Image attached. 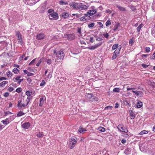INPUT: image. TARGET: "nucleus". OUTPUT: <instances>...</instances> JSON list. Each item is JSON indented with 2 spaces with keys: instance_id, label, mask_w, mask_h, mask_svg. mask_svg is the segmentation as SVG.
<instances>
[{
  "instance_id": "1",
  "label": "nucleus",
  "mask_w": 155,
  "mask_h": 155,
  "mask_svg": "<svg viewBox=\"0 0 155 155\" xmlns=\"http://www.w3.org/2000/svg\"><path fill=\"white\" fill-rule=\"evenodd\" d=\"M69 5L74 9L80 11L87 9L88 7L84 4L80 3L72 2L69 4Z\"/></svg>"
},
{
  "instance_id": "2",
  "label": "nucleus",
  "mask_w": 155,
  "mask_h": 155,
  "mask_svg": "<svg viewBox=\"0 0 155 155\" xmlns=\"http://www.w3.org/2000/svg\"><path fill=\"white\" fill-rule=\"evenodd\" d=\"M78 141V139L75 137H72L70 139L69 142V147L70 149H73L75 146Z\"/></svg>"
},
{
  "instance_id": "3",
  "label": "nucleus",
  "mask_w": 155,
  "mask_h": 155,
  "mask_svg": "<svg viewBox=\"0 0 155 155\" xmlns=\"http://www.w3.org/2000/svg\"><path fill=\"white\" fill-rule=\"evenodd\" d=\"M54 54L58 58V60L62 59L64 57V53L62 50H61L57 52L55 50H54Z\"/></svg>"
},
{
  "instance_id": "4",
  "label": "nucleus",
  "mask_w": 155,
  "mask_h": 155,
  "mask_svg": "<svg viewBox=\"0 0 155 155\" xmlns=\"http://www.w3.org/2000/svg\"><path fill=\"white\" fill-rule=\"evenodd\" d=\"M97 12V9L95 8L94 7L92 6L91 7V9L89 10L87 12V15L91 16L95 14Z\"/></svg>"
},
{
  "instance_id": "5",
  "label": "nucleus",
  "mask_w": 155,
  "mask_h": 155,
  "mask_svg": "<svg viewBox=\"0 0 155 155\" xmlns=\"http://www.w3.org/2000/svg\"><path fill=\"white\" fill-rule=\"evenodd\" d=\"M49 18L51 20H53L54 19L56 20L58 18V15L56 12H53L49 15Z\"/></svg>"
},
{
  "instance_id": "6",
  "label": "nucleus",
  "mask_w": 155,
  "mask_h": 155,
  "mask_svg": "<svg viewBox=\"0 0 155 155\" xmlns=\"http://www.w3.org/2000/svg\"><path fill=\"white\" fill-rule=\"evenodd\" d=\"M90 17L87 14H84V16L80 18V20L82 21H88L90 19Z\"/></svg>"
},
{
  "instance_id": "7",
  "label": "nucleus",
  "mask_w": 155,
  "mask_h": 155,
  "mask_svg": "<svg viewBox=\"0 0 155 155\" xmlns=\"http://www.w3.org/2000/svg\"><path fill=\"white\" fill-rule=\"evenodd\" d=\"M124 126L122 124H119L117 127V129L120 132L124 133H127L128 130L125 127H123Z\"/></svg>"
},
{
  "instance_id": "8",
  "label": "nucleus",
  "mask_w": 155,
  "mask_h": 155,
  "mask_svg": "<svg viewBox=\"0 0 155 155\" xmlns=\"http://www.w3.org/2000/svg\"><path fill=\"white\" fill-rule=\"evenodd\" d=\"M16 35L18 38V43L22 44V39L21 33L18 31H17L16 32Z\"/></svg>"
},
{
  "instance_id": "9",
  "label": "nucleus",
  "mask_w": 155,
  "mask_h": 155,
  "mask_svg": "<svg viewBox=\"0 0 155 155\" xmlns=\"http://www.w3.org/2000/svg\"><path fill=\"white\" fill-rule=\"evenodd\" d=\"M28 105V103H22V101L21 100H19L18 101V103L17 104V106L18 107V109H21L23 107H25Z\"/></svg>"
},
{
  "instance_id": "10",
  "label": "nucleus",
  "mask_w": 155,
  "mask_h": 155,
  "mask_svg": "<svg viewBox=\"0 0 155 155\" xmlns=\"http://www.w3.org/2000/svg\"><path fill=\"white\" fill-rule=\"evenodd\" d=\"M102 43L101 42L99 43L94 45L90 46L87 48L89 49L90 50H94L97 48L101 46L102 44Z\"/></svg>"
},
{
  "instance_id": "11",
  "label": "nucleus",
  "mask_w": 155,
  "mask_h": 155,
  "mask_svg": "<svg viewBox=\"0 0 155 155\" xmlns=\"http://www.w3.org/2000/svg\"><path fill=\"white\" fill-rule=\"evenodd\" d=\"M66 36L68 39L69 41L73 40L75 38V35L74 34H67Z\"/></svg>"
},
{
  "instance_id": "12",
  "label": "nucleus",
  "mask_w": 155,
  "mask_h": 155,
  "mask_svg": "<svg viewBox=\"0 0 155 155\" xmlns=\"http://www.w3.org/2000/svg\"><path fill=\"white\" fill-rule=\"evenodd\" d=\"M45 36V35L44 34L40 33L37 34L36 37L38 40H42L44 38Z\"/></svg>"
},
{
  "instance_id": "13",
  "label": "nucleus",
  "mask_w": 155,
  "mask_h": 155,
  "mask_svg": "<svg viewBox=\"0 0 155 155\" xmlns=\"http://www.w3.org/2000/svg\"><path fill=\"white\" fill-rule=\"evenodd\" d=\"M86 99L88 101H93V94H87L86 95Z\"/></svg>"
},
{
  "instance_id": "14",
  "label": "nucleus",
  "mask_w": 155,
  "mask_h": 155,
  "mask_svg": "<svg viewBox=\"0 0 155 155\" xmlns=\"http://www.w3.org/2000/svg\"><path fill=\"white\" fill-rule=\"evenodd\" d=\"M30 123L29 122H26L23 124L21 126L22 127L25 129H28L30 126Z\"/></svg>"
},
{
  "instance_id": "15",
  "label": "nucleus",
  "mask_w": 155,
  "mask_h": 155,
  "mask_svg": "<svg viewBox=\"0 0 155 155\" xmlns=\"http://www.w3.org/2000/svg\"><path fill=\"white\" fill-rule=\"evenodd\" d=\"M40 0H29L27 3L28 5H31L35 4L37 2L39 1Z\"/></svg>"
},
{
  "instance_id": "16",
  "label": "nucleus",
  "mask_w": 155,
  "mask_h": 155,
  "mask_svg": "<svg viewBox=\"0 0 155 155\" xmlns=\"http://www.w3.org/2000/svg\"><path fill=\"white\" fill-rule=\"evenodd\" d=\"M45 97H42L41 98H40V100H39L40 103L39 104V106L40 107H41L43 105V104L44 103V101H45Z\"/></svg>"
},
{
  "instance_id": "17",
  "label": "nucleus",
  "mask_w": 155,
  "mask_h": 155,
  "mask_svg": "<svg viewBox=\"0 0 155 155\" xmlns=\"http://www.w3.org/2000/svg\"><path fill=\"white\" fill-rule=\"evenodd\" d=\"M129 113L130 117L131 119H134L135 117V114L131 110H129Z\"/></svg>"
},
{
  "instance_id": "18",
  "label": "nucleus",
  "mask_w": 155,
  "mask_h": 155,
  "mask_svg": "<svg viewBox=\"0 0 155 155\" xmlns=\"http://www.w3.org/2000/svg\"><path fill=\"white\" fill-rule=\"evenodd\" d=\"M139 147L140 150L142 151H143L145 150H146L147 147L145 146L144 144H141L139 145Z\"/></svg>"
},
{
  "instance_id": "19",
  "label": "nucleus",
  "mask_w": 155,
  "mask_h": 155,
  "mask_svg": "<svg viewBox=\"0 0 155 155\" xmlns=\"http://www.w3.org/2000/svg\"><path fill=\"white\" fill-rule=\"evenodd\" d=\"M132 92L135 93V94L137 96L139 95H142L143 93L141 91H132Z\"/></svg>"
},
{
  "instance_id": "20",
  "label": "nucleus",
  "mask_w": 155,
  "mask_h": 155,
  "mask_svg": "<svg viewBox=\"0 0 155 155\" xmlns=\"http://www.w3.org/2000/svg\"><path fill=\"white\" fill-rule=\"evenodd\" d=\"M61 16L64 18L65 19L69 17V13L67 12H62L61 14Z\"/></svg>"
},
{
  "instance_id": "21",
  "label": "nucleus",
  "mask_w": 155,
  "mask_h": 155,
  "mask_svg": "<svg viewBox=\"0 0 155 155\" xmlns=\"http://www.w3.org/2000/svg\"><path fill=\"white\" fill-rule=\"evenodd\" d=\"M25 74H27L28 76H31L34 75L33 73L29 72L27 70H23Z\"/></svg>"
},
{
  "instance_id": "22",
  "label": "nucleus",
  "mask_w": 155,
  "mask_h": 155,
  "mask_svg": "<svg viewBox=\"0 0 155 155\" xmlns=\"http://www.w3.org/2000/svg\"><path fill=\"white\" fill-rule=\"evenodd\" d=\"M124 153L127 155H129L131 153V150L129 148H127L125 149Z\"/></svg>"
},
{
  "instance_id": "23",
  "label": "nucleus",
  "mask_w": 155,
  "mask_h": 155,
  "mask_svg": "<svg viewBox=\"0 0 155 155\" xmlns=\"http://www.w3.org/2000/svg\"><path fill=\"white\" fill-rule=\"evenodd\" d=\"M116 7L119 10L121 11L124 12L126 11V9L124 8L121 7L118 5H116Z\"/></svg>"
},
{
  "instance_id": "24",
  "label": "nucleus",
  "mask_w": 155,
  "mask_h": 155,
  "mask_svg": "<svg viewBox=\"0 0 155 155\" xmlns=\"http://www.w3.org/2000/svg\"><path fill=\"white\" fill-rule=\"evenodd\" d=\"M120 47L119 48H117L114 52V53L116 54L117 55L119 54L120 53V51L121 48L120 45Z\"/></svg>"
},
{
  "instance_id": "25",
  "label": "nucleus",
  "mask_w": 155,
  "mask_h": 155,
  "mask_svg": "<svg viewBox=\"0 0 155 155\" xmlns=\"http://www.w3.org/2000/svg\"><path fill=\"white\" fill-rule=\"evenodd\" d=\"M120 26L119 23H117V24L114 26V27L113 28V30L114 31H116L117 30L118 27Z\"/></svg>"
},
{
  "instance_id": "26",
  "label": "nucleus",
  "mask_w": 155,
  "mask_h": 155,
  "mask_svg": "<svg viewBox=\"0 0 155 155\" xmlns=\"http://www.w3.org/2000/svg\"><path fill=\"white\" fill-rule=\"evenodd\" d=\"M143 24L141 23L137 27V32L139 33L140 32L141 28L143 27Z\"/></svg>"
},
{
  "instance_id": "27",
  "label": "nucleus",
  "mask_w": 155,
  "mask_h": 155,
  "mask_svg": "<svg viewBox=\"0 0 155 155\" xmlns=\"http://www.w3.org/2000/svg\"><path fill=\"white\" fill-rule=\"evenodd\" d=\"M7 81H4L0 83V87H3L5 84H8Z\"/></svg>"
},
{
  "instance_id": "28",
  "label": "nucleus",
  "mask_w": 155,
  "mask_h": 155,
  "mask_svg": "<svg viewBox=\"0 0 155 155\" xmlns=\"http://www.w3.org/2000/svg\"><path fill=\"white\" fill-rule=\"evenodd\" d=\"M143 106V103L142 102L140 101L138 102L137 104V107L138 108L141 107Z\"/></svg>"
},
{
  "instance_id": "29",
  "label": "nucleus",
  "mask_w": 155,
  "mask_h": 155,
  "mask_svg": "<svg viewBox=\"0 0 155 155\" xmlns=\"http://www.w3.org/2000/svg\"><path fill=\"white\" fill-rule=\"evenodd\" d=\"M24 113L23 112L21 111H20L17 114V117H19L24 115Z\"/></svg>"
},
{
  "instance_id": "30",
  "label": "nucleus",
  "mask_w": 155,
  "mask_h": 155,
  "mask_svg": "<svg viewBox=\"0 0 155 155\" xmlns=\"http://www.w3.org/2000/svg\"><path fill=\"white\" fill-rule=\"evenodd\" d=\"M9 119L6 118L5 120H3L2 121V122L4 124L7 125L9 123H8V121H9L8 120Z\"/></svg>"
},
{
  "instance_id": "31",
  "label": "nucleus",
  "mask_w": 155,
  "mask_h": 155,
  "mask_svg": "<svg viewBox=\"0 0 155 155\" xmlns=\"http://www.w3.org/2000/svg\"><path fill=\"white\" fill-rule=\"evenodd\" d=\"M7 119H9L8 120L9 121L8 122L10 123L14 119V115H12L10 116L9 117L7 118Z\"/></svg>"
},
{
  "instance_id": "32",
  "label": "nucleus",
  "mask_w": 155,
  "mask_h": 155,
  "mask_svg": "<svg viewBox=\"0 0 155 155\" xmlns=\"http://www.w3.org/2000/svg\"><path fill=\"white\" fill-rule=\"evenodd\" d=\"M38 58H35L32 60L29 64V65H31L32 64H34L35 63V62L38 60Z\"/></svg>"
},
{
  "instance_id": "33",
  "label": "nucleus",
  "mask_w": 155,
  "mask_h": 155,
  "mask_svg": "<svg viewBox=\"0 0 155 155\" xmlns=\"http://www.w3.org/2000/svg\"><path fill=\"white\" fill-rule=\"evenodd\" d=\"M21 77L20 76H18L16 77H14L13 78V80L14 81L16 82L17 81H18Z\"/></svg>"
},
{
  "instance_id": "34",
  "label": "nucleus",
  "mask_w": 155,
  "mask_h": 155,
  "mask_svg": "<svg viewBox=\"0 0 155 155\" xmlns=\"http://www.w3.org/2000/svg\"><path fill=\"white\" fill-rule=\"evenodd\" d=\"M32 98V97L31 96H29L27 98V99L25 101V102L26 103H28V104L29 102L30 101V100Z\"/></svg>"
},
{
  "instance_id": "35",
  "label": "nucleus",
  "mask_w": 155,
  "mask_h": 155,
  "mask_svg": "<svg viewBox=\"0 0 155 155\" xmlns=\"http://www.w3.org/2000/svg\"><path fill=\"white\" fill-rule=\"evenodd\" d=\"M98 130L100 131L104 132L105 131V129L104 127H101L98 128Z\"/></svg>"
},
{
  "instance_id": "36",
  "label": "nucleus",
  "mask_w": 155,
  "mask_h": 155,
  "mask_svg": "<svg viewBox=\"0 0 155 155\" xmlns=\"http://www.w3.org/2000/svg\"><path fill=\"white\" fill-rule=\"evenodd\" d=\"M86 131V130L85 129L81 128H79L78 129V132L81 133H82L83 132Z\"/></svg>"
},
{
  "instance_id": "37",
  "label": "nucleus",
  "mask_w": 155,
  "mask_h": 155,
  "mask_svg": "<svg viewBox=\"0 0 155 155\" xmlns=\"http://www.w3.org/2000/svg\"><path fill=\"white\" fill-rule=\"evenodd\" d=\"M148 133L147 131L146 130H143L141 131L139 134V135H142L143 134H147Z\"/></svg>"
},
{
  "instance_id": "38",
  "label": "nucleus",
  "mask_w": 155,
  "mask_h": 155,
  "mask_svg": "<svg viewBox=\"0 0 155 155\" xmlns=\"http://www.w3.org/2000/svg\"><path fill=\"white\" fill-rule=\"evenodd\" d=\"M59 4L61 5H67L68 4V3L66 2H64L63 1H60Z\"/></svg>"
},
{
  "instance_id": "39",
  "label": "nucleus",
  "mask_w": 155,
  "mask_h": 155,
  "mask_svg": "<svg viewBox=\"0 0 155 155\" xmlns=\"http://www.w3.org/2000/svg\"><path fill=\"white\" fill-rule=\"evenodd\" d=\"M13 71L14 72L15 74H18L19 72V70L16 68H14Z\"/></svg>"
},
{
  "instance_id": "40",
  "label": "nucleus",
  "mask_w": 155,
  "mask_h": 155,
  "mask_svg": "<svg viewBox=\"0 0 155 155\" xmlns=\"http://www.w3.org/2000/svg\"><path fill=\"white\" fill-rule=\"evenodd\" d=\"M118 46V44L117 43L115 44H114L113 45L112 47V48L113 50H114Z\"/></svg>"
},
{
  "instance_id": "41",
  "label": "nucleus",
  "mask_w": 155,
  "mask_h": 155,
  "mask_svg": "<svg viewBox=\"0 0 155 155\" xmlns=\"http://www.w3.org/2000/svg\"><path fill=\"white\" fill-rule=\"evenodd\" d=\"M7 76L8 77H9L12 76V73L9 71H8L6 73Z\"/></svg>"
},
{
  "instance_id": "42",
  "label": "nucleus",
  "mask_w": 155,
  "mask_h": 155,
  "mask_svg": "<svg viewBox=\"0 0 155 155\" xmlns=\"http://www.w3.org/2000/svg\"><path fill=\"white\" fill-rule=\"evenodd\" d=\"M43 134L42 133H37L36 134V136L39 137H43Z\"/></svg>"
},
{
  "instance_id": "43",
  "label": "nucleus",
  "mask_w": 155,
  "mask_h": 155,
  "mask_svg": "<svg viewBox=\"0 0 155 155\" xmlns=\"http://www.w3.org/2000/svg\"><path fill=\"white\" fill-rule=\"evenodd\" d=\"M113 91L114 92H119L120 91V89L119 88H115L114 89Z\"/></svg>"
},
{
  "instance_id": "44",
  "label": "nucleus",
  "mask_w": 155,
  "mask_h": 155,
  "mask_svg": "<svg viewBox=\"0 0 155 155\" xmlns=\"http://www.w3.org/2000/svg\"><path fill=\"white\" fill-rule=\"evenodd\" d=\"M95 25L94 23H92L91 24H89L88 25V27L89 28H93L94 26Z\"/></svg>"
},
{
  "instance_id": "45",
  "label": "nucleus",
  "mask_w": 155,
  "mask_h": 155,
  "mask_svg": "<svg viewBox=\"0 0 155 155\" xmlns=\"http://www.w3.org/2000/svg\"><path fill=\"white\" fill-rule=\"evenodd\" d=\"M113 107L111 106H108L105 107V110H110Z\"/></svg>"
},
{
  "instance_id": "46",
  "label": "nucleus",
  "mask_w": 155,
  "mask_h": 155,
  "mask_svg": "<svg viewBox=\"0 0 155 155\" xmlns=\"http://www.w3.org/2000/svg\"><path fill=\"white\" fill-rule=\"evenodd\" d=\"M111 22L110 20H107L106 22V25L107 26L111 25Z\"/></svg>"
},
{
  "instance_id": "47",
  "label": "nucleus",
  "mask_w": 155,
  "mask_h": 155,
  "mask_svg": "<svg viewBox=\"0 0 155 155\" xmlns=\"http://www.w3.org/2000/svg\"><path fill=\"white\" fill-rule=\"evenodd\" d=\"M117 56V55L113 53V55L111 58L112 60H113L115 59L116 58Z\"/></svg>"
},
{
  "instance_id": "48",
  "label": "nucleus",
  "mask_w": 155,
  "mask_h": 155,
  "mask_svg": "<svg viewBox=\"0 0 155 155\" xmlns=\"http://www.w3.org/2000/svg\"><path fill=\"white\" fill-rule=\"evenodd\" d=\"M46 83V82H45L44 80H42L40 84V86H43Z\"/></svg>"
},
{
  "instance_id": "49",
  "label": "nucleus",
  "mask_w": 155,
  "mask_h": 155,
  "mask_svg": "<svg viewBox=\"0 0 155 155\" xmlns=\"http://www.w3.org/2000/svg\"><path fill=\"white\" fill-rule=\"evenodd\" d=\"M124 104L125 105H127L128 106H130V105L129 103L126 100H125L124 101Z\"/></svg>"
},
{
  "instance_id": "50",
  "label": "nucleus",
  "mask_w": 155,
  "mask_h": 155,
  "mask_svg": "<svg viewBox=\"0 0 155 155\" xmlns=\"http://www.w3.org/2000/svg\"><path fill=\"white\" fill-rule=\"evenodd\" d=\"M15 91L18 93H19L22 91V89L21 87H18L16 89Z\"/></svg>"
},
{
  "instance_id": "51",
  "label": "nucleus",
  "mask_w": 155,
  "mask_h": 155,
  "mask_svg": "<svg viewBox=\"0 0 155 155\" xmlns=\"http://www.w3.org/2000/svg\"><path fill=\"white\" fill-rule=\"evenodd\" d=\"M131 134H124L123 135V136L126 138H127L129 137H131Z\"/></svg>"
},
{
  "instance_id": "52",
  "label": "nucleus",
  "mask_w": 155,
  "mask_h": 155,
  "mask_svg": "<svg viewBox=\"0 0 155 155\" xmlns=\"http://www.w3.org/2000/svg\"><path fill=\"white\" fill-rule=\"evenodd\" d=\"M42 59L41 58L38 61V62L36 64V66H39L41 63L42 62Z\"/></svg>"
},
{
  "instance_id": "53",
  "label": "nucleus",
  "mask_w": 155,
  "mask_h": 155,
  "mask_svg": "<svg viewBox=\"0 0 155 155\" xmlns=\"http://www.w3.org/2000/svg\"><path fill=\"white\" fill-rule=\"evenodd\" d=\"M46 61L47 62V64H51L52 62L51 60L49 59H47L46 60Z\"/></svg>"
},
{
  "instance_id": "54",
  "label": "nucleus",
  "mask_w": 155,
  "mask_h": 155,
  "mask_svg": "<svg viewBox=\"0 0 155 155\" xmlns=\"http://www.w3.org/2000/svg\"><path fill=\"white\" fill-rule=\"evenodd\" d=\"M134 43L133 38H130L129 41V43L130 44H131V45L132 46L133 45V44Z\"/></svg>"
},
{
  "instance_id": "55",
  "label": "nucleus",
  "mask_w": 155,
  "mask_h": 155,
  "mask_svg": "<svg viewBox=\"0 0 155 155\" xmlns=\"http://www.w3.org/2000/svg\"><path fill=\"white\" fill-rule=\"evenodd\" d=\"M152 8L155 11V1H153L152 4Z\"/></svg>"
},
{
  "instance_id": "56",
  "label": "nucleus",
  "mask_w": 155,
  "mask_h": 155,
  "mask_svg": "<svg viewBox=\"0 0 155 155\" xmlns=\"http://www.w3.org/2000/svg\"><path fill=\"white\" fill-rule=\"evenodd\" d=\"M25 94L27 96H28V97L30 96H31V92L29 91H27L25 92Z\"/></svg>"
},
{
  "instance_id": "57",
  "label": "nucleus",
  "mask_w": 155,
  "mask_h": 155,
  "mask_svg": "<svg viewBox=\"0 0 155 155\" xmlns=\"http://www.w3.org/2000/svg\"><path fill=\"white\" fill-rule=\"evenodd\" d=\"M103 35L105 38H108V37L109 36V34L107 33H106V34H103Z\"/></svg>"
},
{
  "instance_id": "58",
  "label": "nucleus",
  "mask_w": 155,
  "mask_h": 155,
  "mask_svg": "<svg viewBox=\"0 0 155 155\" xmlns=\"http://www.w3.org/2000/svg\"><path fill=\"white\" fill-rule=\"evenodd\" d=\"M93 101H98V98L97 97H94V96H93Z\"/></svg>"
},
{
  "instance_id": "59",
  "label": "nucleus",
  "mask_w": 155,
  "mask_h": 155,
  "mask_svg": "<svg viewBox=\"0 0 155 155\" xmlns=\"http://www.w3.org/2000/svg\"><path fill=\"white\" fill-rule=\"evenodd\" d=\"M98 24L100 26V28H102L103 27V25L102 23L101 22H97Z\"/></svg>"
},
{
  "instance_id": "60",
  "label": "nucleus",
  "mask_w": 155,
  "mask_h": 155,
  "mask_svg": "<svg viewBox=\"0 0 155 155\" xmlns=\"http://www.w3.org/2000/svg\"><path fill=\"white\" fill-rule=\"evenodd\" d=\"M155 58V52L150 57V59H153Z\"/></svg>"
},
{
  "instance_id": "61",
  "label": "nucleus",
  "mask_w": 155,
  "mask_h": 155,
  "mask_svg": "<svg viewBox=\"0 0 155 155\" xmlns=\"http://www.w3.org/2000/svg\"><path fill=\"white\" fill-rule=\"evenodd\" d=\"M9 95V93L8 92H5V93L4 94V96L5 97H8Z\"/></svg>"
},
{
  "instance_id": "62",
  "label": "nucleus",
  "mask_w": 155,
  "mask_h": 155,
  "mask_svg": "<svg viewBox=\"0 0 155 155\" xmlns=\"http://www.w3.org/2000/svg\"><path fill=\"white\" fill-rule=\"evenodd\" d=\"M89 41L91 43H93L94 42V38L91 37H90Z\"/></svg>"
},
{
  "instance_id": "63",
  "label": "nucleus",
  "mask_w": 155,
  "mask_h": 155,
  "mask_svg": "<svg viewBox=\"0 0 155 155\" xmlns=\"http://www.w3.org/2000/svg\"><path fill=\"white\" fill-rule=\"evenodd\" d=\"M148 66V65H147L145 64H142V66L143 67V68H146Z\"/></svg>"
},
{
  "instance_id": "64",
  "label": "nucleus",
  "mask_w": 155,
  "mask_h": 155,
  "mask_svg": "<svg viewBox=\"0 0 155 155\" xmlns=\"http://www.w3.org/2000/svg\"><path fill=\"white\" fill-rule=\"evenodd\" d=\"M8 90L10 92H12L14 90L13 88L12 87H9L8 89Z\"/></svg>"
}]
</instances>
